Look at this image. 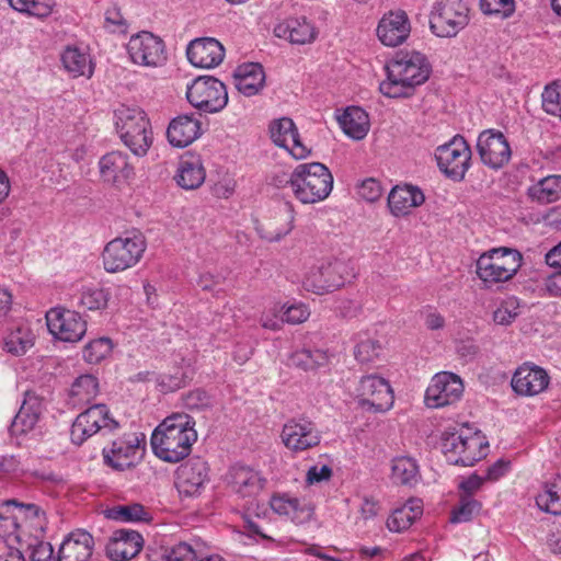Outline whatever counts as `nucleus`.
I'll return each mask as SVG.
<instances>
[{
  "label": "nucleus",
  "mask_w": 561,
  "mask_h": 561,
  "mask_svg": "<svg viewBox=\"0 0 561 561\" xmlns=\"http://www.w3.org/2000/svg\"><path fill=\"white\" fill-rule=\"evenodd\" d=\"M195 421L185 413L165 417L151 435L154 455L165 462L175 463L186 458L197 439Z\"/></svg>",
  "instance_id": "obj_1"
},
{
  "label": "nucleus",
  "mask_w": 561,
  "mask_h": 561,
  "mask_svg": "<svg viewBox=\"0 0 561 561\" xmlns=\"http://www.w3.org/2000/svg\"><path fill=\"white\" fill-rule=\"evenodd\" d=\"M388 78L379 85L389 98H408L416 85L423 84L431 75V65L419 51H399L387 66Z\"/></svg>",
  "instance_id": "obj_2"
},
{
  "label": "nucleus",
  "mask_w": 561,
  "mask_h": 561,
  "mask_svg": "<svg viewBox=\"0 0 561 561\" xmlns=\"http://www.w3.org/2000/svg\"><path fill=\"white\" fill-rule=\"evenodd\" d=\"M114 118L124 145L135 156H146L152 145V129L147 114L137 106L122 104L114 111Z\"/></svg>",
  "instance_id": "obj_3"
},
{
  "label": "nucleus",
  "mask_w": 561,
  "mask_h": 561,
  "mask_svg": "<svg viewBox=\"0 0 561 561\" xmlns=\"http://www.w3.org/2000/svg\"><path fill=\"white\" fill-rule=\"evenodd\" d=\"M522 264L523 255L518 250L494 248L482 253L477 260V275L486 286H492L512 279Z\"/></svg>",
  "instance_id": "obj_4"
},
{
  "label": "nucleus",
  "mask_w": 561,
  "mask_h": 561,
  "mask_svg": "<svg viewBox=\"0 0 561 561\" xmlns=\"http://www.w3.org/2000/svg\"><path fill=\"white\" fill-rule=\"evenodd\" d=\"M333 187L330 170L320 162L304 163L296 167L294 195L304 204H313L325 199Z\"/></svg>",
  "instance_id": "obj_5"
},
{
  "label": "nucleus",
  "mask_w": 561,
  "mask_h": 561,
  "mask_svg": "<svg viewBox=\"0 0 561 561\" xmlns=\"http://www.w3.org/2000/svg\"><path fill=\"white\" fill-rule=\"evenodd\" d=\"M146 248V238L138 230L113 239L102 254L105 271L117 273L133 267L140 261Z\"/></svg>",
  "instance_id": "obj_6"
},
{
  "label": "nucleus",
  "mask_w": 561,
  "mask_h": 561,
  "mask_svg": "<svg viewBox=\"0 0 561 561\" xmlns=\"http://www.w3.org/2000/svg\"><path fill=\"white\" fill-rule=\"evenodd\" d=\"M469 23V9L462 0H439L430 15V27L438 37H455Z\"/></svg>",
  "instance_id": "obj_7"
},
{
  "label": "nucleus",
  "mask_w": 561,
  "mask_h": 561,
  "mask_svg": "<svg viewBox=\"0 0 561 561\" xmlns=\"http://www.w3.org/2000/svg\"><path fill=\"white\" fill-rule=\"evenodd\" d=\"M351 276L347 264L342 260H329L312 266L306 274L302 285L317 295L333 291L344 285Z\"/></svg>",
  "instance_id": "obj_8"
},
{
  "label": "nucleus",
  "mask_w": 561,
  "mask_h": 561,
  "mask_svg": "<svg viewBox=\"0 0 561 561\" xmlns=\"http://www.w3.org/2000/svg\"><path fill=\"white\" fill-rule=\"evenodd\" d=\"M187 101L205 113L220 112L228 103L226 85L214 77H199L186 91Z\"/></svg>",
  "instance_id": "obj_9"
},
{
  "label": "nucleus",
  "mask_w": 561,
  "mask_h": 561,
  "mask_svg": "<svg viewBox=\"0 0 561 561\" xmlns=\"http://www.w3.org/2000/svg\"><path fill=\"white\" fill-rule=\"evenodd\" d=\"M118 427V422L110 416L105 404H94L80 413L72 423L70 437L76 445H81L92 435L111 433Z\"/></svg>",
  "instance_id": "obj_10"
},
{
  "label": "nucleus",
  "mask_w": 561,
  "mask_h": 561,
  "mask_svg": "<svg viewBox=\"0 0 561 561\" xmlns=\"http://www.w3.org/2000/svg\"><path fill=\"white\" fill-rule=\"evenodd\" d=\"M482 439L478 434L467 436L460 432H445L442 450L454 465L473 466L483 457Z\"/></svg>",
  "instance_id": "obj_11"
},
{
  "label": "nucleus",
  "mask_w": 561,
  "mask_h": 561,
  "mask_svg": "<svg viewBox=\"0 0 561 561\" xmlns=\"http://www.w3.org/2000/svg\"><path fill=\"white\" fill-rule=\"evenodd\" d=\"M435 157L442 172L460 181L469 168L471 150L463 137L455 136L448 144L436 149Z\"/></svg>",
  "instance_id": "obj_12"
},
{
  "label": "nucleus",
  "mask_w": 561,
  "mask_h": 561,
  "mask_svg": "<svg viewBox=\"0 0 561 561\" xmlns=\"http://www.w3.org/2000/svg\"><path fill=\"white\" fill-rule=\"evenodd\" d=\"M359 407L368 412L382 413L391 409L394 401L389 382L376 375L364 376L357 388Z\"/></svg>",
  "instance_id": "obj_13"
},
{
  "label": "nucleus",
  "mask_w": 561,
  "mask_h": 561,
  "mask_svg": "<svg viewBox=\"0 0 561 561\" xmlns=\"http://www.w3.org/2000/svg\"><path fill=\"white\" fill-rule=\"evenodd\" d=\"M46 323L49 332L64 342H79L87 332V322L82 317L61 307L51 308L46 312Z\"/></svg>",
  "instance_id": "obj_14"
},
{
  "label": "nucleus",
  "mask_w": 561,
  "mask_h": 561,
  "mask_svg": "<svg viewBox=\"0 0 561 561\" xmlns=\"http://www.w3.org/2000/svg\"><path fill=\"white\" fill-rule=\"evenodd\" d=\"M477 150L482 163L494 170L506 165L512 157L506 137L495 129H486L479 135Z\"/></svg>",
  "instance_id": "obj_15"
},
{
  "label": "nucleus",
  "mask_w": 561,
  "mask_h": 561,
  "mask_svg": "<svg viewBox=\"0 0 561 561\" xmlns=\"http://www.w3.org/2000/svg\"><path fill=\"white\" fill-rule=\"evenodd\" d=\"M280 437L284 445L295 453L313 448L321 442L316 424L307 419H291L286 422Z\"/></svg>",
  "instance_id": "obj_16"
},
{
  "label": "nucleus",
  "mask_w": 561,
  "mask_h": 561,
  "mask_svg": "<svg viewBox=\"0 0 561 561\" xmlns=\"http://www.w3.org/2000/svg\"><path fill=\"white\" fill-rule=\"evenodd\" d=\"M127 50L131 60L138 65L157 67L165 60L163 41L149 32L131 36Z\"/></svg>",
  "instance_id": "obj_17"
},
{
  "label": "nucleus",
  "mask_w": 561,
  "mask_h": 561,
  "mask_svg": "<svg viewBox=\"0 0 561 561\" xmlns=\"http://www.w3.org/2000/svg\"><path fill=\"white\" fill-rule=\"evenodd\" d=\"M461 379L453 373L437 374L425 392V402L430 408H440L456 402L462 394Z\"/></svg>",
  "instance_id": "obj_18"
},
{
  "label": "nucleus",
  "mask_w": 561,
  "mask_h": 561,
  "mask_svg": "<svg viewBox=\"0 0 561 561\" xmlns=\"http://www.w3.org/2000/svg\"><path fill=\"white\" fill-rule=\"evenodd\" d=\"M190 62L199 68H214L225 58V48L219 41L213 37L193 39L186 49Z\"/></svg>",
  "instance_id": "obj_19"
},
{
  "label": "nucleus",
  "mask_w": 561,
  "mask_h": 561,
  "mask_svg": "<svg viewBox=\"0 0 561 561\" xmlns=\"http://www.w3.org/2000/svg\"><path fill=\"white\" fill-rule=\"evenodd\" d=\"M411 32L408 14L402 11H391L385 14L377 26V36L380 42L390 47L405 42Z\"/></svg>",
  "instance_id": "obj_20"
},
{
  "label": "nucleus",
  "mask_w": 561,
  "mask_h": 561,
  "mask_svg": "<svg viewBox=\"0 0 561 561\" xmlns=\"http://www.w3.org/2000/svg\"><path fill=\"white\" fill-rule=\"evenodd\" d=\"M94 551L93 536L83 529L69 533L58 549L57 561H90Z\"/></svg>",
  "instance_id": "obj_21"
},
{
  "label": "nucleus",
  "mask_w": 561,
  "mask_h": 561,
  "mask_svg": "<svg viewBox=\"0 0 561 561\" xmlns=\"http://www.w3.org/2000/svg\"><path fill=\"white\" fill-rule=\"evenodd\" d=\"M547 371L536 365L524 364L518 367L512 378V388L522 396H536L549 385Z\"/></svg>",
  "instance_id": "obj_22"
},
{
  "label": "nucleus",
  "mask_w": 561,
  "mask_h": 561,
  "mask_svg": "<svg viewBox=\"0 0 561 561\" xmlns=\"http://www.w3.org/2000/svg\"><path fill=\"white\" fill-rule=\"evenodd\" d=\"M244 533L252 538L274 541L276 528L267 507L252 503L242 515Z\"/></svg>",
  "instance_id": "obj_23"
},
{
  "label": "nucleus",
  "mask_w": 561,
  "mask_h": 561,
  "mask_svg": "<svg viewBox=\"0 0 561 561\" xmlns=\"http://www.w3.org/2000/svg\"><path fill=\"white\" fill-rule=\"evenodd\" d=\"M144 539L135 530L118 529L113 533L106 545V556L113 561H127L135 558L141 550Z\"/></svg>",
  "instance_id": "obj_24"
},
{
  "label": "nucleus",
  "mask_w": 561,
  "mask_h": 561,
  "mask_svg": "<svg viewBox=\"0 0 561 561\" xmlns=\"http://www.w3.org/2000/svg\"><path fill=\"white\" fill-rule=\"evenodd\" d=\"M271 138L276 146L288 150L295 159H304L310 152L301 144L291 118L283 117L274 121L271 125Z\"/></svg>",
  "instance_id": "obj_25"
},
{
  "label": "nucleus",
  "mask_w": 561,
  "mask_h": 561,
  "mask_svg": "<svg viewBox=\"0 0 561 561\" xmlns=\"http://www.w3.org/2000/svg\"><path fill=\"white\" fill-rule=\"evenodd\" d=\"M176 476L180 491L194 495L208 480V465L201 457H193L178 468Z\"/></svg>",
  "instance_id": "obj_26"
},
{
  "label": "nucleus",
  "mask_w": 561,
  "mask_h": 561,
  "mask_svg": "<svg viewBox=\"0 0 561 561\" xmlns=\"http://www.w3.org/2000/svg\"><path fill=\"white\" fill-rule=\"evenodd\" d=\"M43 410V399L33 391H26L22 405L10 425L11 434L22 435L32 431Z\"/></svg>",
  "instance_id": "obj_27"
},
{
  "label": "nucleus",
  "mask_w": 561,
  "mask_h": 561,
  "mask_svg": "<svg viewBox=\"0 0 561 561\" xmlns=\"http://www.w3.org/2000/svg\"><path fill=\"white\" fill-rule=\"evenodd\" d=\"M201 122L194 114H182L173 118L167 129V137L173 147L184 148L201 136Z\"/></svg>",
  "instance_id": "obj_28"
},
{
  "label": "nucleus",
  "mask_w": 561,
  "mask_h": 561,
  "mask_svg": "<svg viewBox=\"0 0 561 561\" xmlns=\"http://www.w3.org/2000/svg\"><path fill=\"white\" fill-rule=\"evenodd\" d=\"M274 34L291 44L305 45L312 43L318 32L306 18H291L278 23L274 27Z\"/></svg>",
  "instance_id": "obj_29"
},
{
  "label": "nucleus",
  "mask_w": 561,
  "mask_h": 561,
  "mask_svg": "<svg viewBox=\"0 0 561 561\" xmlns=\"http://www.w3.org/2000/svg\"><path fill=\"white\" fill-rule=\"evenodd\" d=\"M233 80L240 93L245 96H253L263 89L265 73L260 64H243L236 69Z\"/></svg>",
  "instance_id": "obj_30"
},
{
  "label": "nucleus",
  "mask_w": 561,
  "mask_h": 561,
  "mask_svg": "<svg viewBox=\"0 0 561 561\" xmlns=\"http://www.w3.org/2000/svg\"><path fill=\"white\" fill-rule=\"evenodd\" d=\"M425 201L421 190L412 185L396 186L388 195V206L392 215L400 217L410 213Z\"/></svg>",
  "instance_id": "obj_31"
},
{
  "label": "nucleus",
  "mask_w": 561,
  "mask_h": 561,
  "mask_svg": "<svg viewBox=\"0 0 561 561\" xmlns=\"http://www.w3.org/2000/svg\"><path fill=\"white\" fill-rule=\"evenodd\" d=\"M99 165L102 179L108 183L125 181L133 175L134 171L128 162V157L121 151H112L104 154Z\"/></svg>",
  "instance_id": "obj_32"
},
{
  "label": "nucleus",
  "mask_w": 561,
  "mask_h": 561,
  "mask_svg": "<svg viewBox=\"0 0 561 561\" xmlns=\"http://www.w3.org/2000/svg\"><path fill=\"white\" fill-rule=\"evenodd\" d=\"M265 479L261 473L250 467L234 466L230 470V484L233 491L241 496L257 494L264 486Z\"/></svg>",
  "instance_id": "obj_33"
},
{
  "label": "nucleus",
  "mask_w": 561,
  "mask_h": 561,
  "mask_svg": "<svg viewBox=\"0 0 561 561\" xmlns=\"http://www.w3.org/2000/svg\"><path fill=\"white\" fill-rule=\"evenodd\" d=\"M205 176V169L199 158L190 157L180 161L174 179L182 188L195 190L204 183Z\"/></svg>",
  "instance_id": "obj_34"
},
{
  "label": "nucleus",
  "mask_w": 561,
  "mask_h": 561,
  "mask_svg": "<svg viewBox=\"0 0 561 561\" xmlns=\"http://www.w3.org/2000/svg\"><path fill=\"white\" fill-rule=\"evenodd\" d=\"M339 124L343 131L353 139H363L369 130L367 113L360 107H347L344 113L337 116Z\"/></svg>",
  "instance_id": "obj_35"
},
{
  "label": "nucleus",
  "mask_w": 561,
  "mask_h": 561,
  "mask_svg": "<svg viewBox=\"0 0 561 561\" xmlns=\"http://www.w3.org/2000/svg\"><path fill=\"white\" fill-rule=\"evenodd\" d=\"M138 446L124 440H114L111 448L103 449L104 459L112 468L124 471L135 466Z\"/></svg>",
  "instance_id": "obj_36"
},
{
  "label": "nucleus",
  "mask_w": 561,
  "mask_h": 561,
  "mask_svg": "<svg viewBox=\"0 0 561 561\" xmlns=\"http://www.w3.org/2000/svg\"><path fill=\"white\" fill-rule=\"evenodd\" d=\"M194 375L195 371L191 365L182 360L180 365L172 366L168 371L160 374L157 383L162 392H173L192 381Z\"/></svg>",
  "instance_id": "obj_37"
},
{
  "label": "nucleus",
  "mask_w": 561,
  "mask_h": 561,
  "mask_svg": "<svg viewBox=\"0 0 561 561\" xmlns=\"http://www.w3.org/2000/svg\"><path fill=\"white\" fill-rule=\"evenodd\" d=\"M531 201L541 205L550 204L561 197V175H549L528 188Z\"/></svg>",
  "instance_id": "obj_38"
},
{
  "label": "nucleus",
  "mask_w": 561,
  "mask_h": 561,
  "mask_svg": "<svg viewBox=\"0 0 561 561\" xmlns=\"http://www.w3.org/2000/svg\"><path fill=\"white\" fill-rule=\"evenodd\" d=\"M99 393V381L93 375H81L71 385L69 404L79 407L90 403Z\"/></svg>",
  "instance_id": "obj_39"
},
{
  "label": "nucleus",
  "mask_w": 561,
  "mask_h": 561,
  "mask_svg": "<svg viewBox=\"0 0 561 561\" xmlns=\"http://www.w3.org/2000/svg\"><path fill=\"white\" fill-rule=\"evenodd\" d=\"M420 479V470L416 460L400 456L392 459L391 480L396 484L412 486Z\"/></svg>",
  "instance_id": "obj_40"
},
{
  "label": "nucleus",
  "mask_w": 561,
  "mask_h": 561,
  "mask_svg": "<svg viewBox=\"0 0 561 561\" xmlns=\"http://www.w3.org/2000/svg\"><path fill=\"white\" fill-rule=\"evenodd\" d=\"M270 506L274 513L288 516L295 523H301L310 517V512L301 507L297 499L286 494L272 496Z\"/></svg>",
  "instance_id": "obj_41"
},
{
  "label": "nucleus",
  "mask_w": 561,
  "mask_h": 561,
  "mask_svg": "<svg viewBox=\"0 0 561 561\" xmlns=\"http://www.w3.org/2000/svg\"><path fill=\"white\" fill-rule=\"evenodd\" d=\"M538 507L552 515H561V476L546 483L543 492L536 497Z\"/></svg>",
  "instance_id": "obj_42"
},
{
  "label": "nucleus",
  "mask_w": 561,
  "mask_h": 561,
  "mask_svg": "<svg viewBox=\"0 0 561 561\" xmlns=\"http://www.w3.org/2000/svg\"><path fill=\"white\" fill-rule=\"evenodd\" d=\"M421 515V505L414 502H410L392 512L387 520V527L390 531L400 533L408 529Z\"/></svg>",
  "instance_id": "obj_43"
},
{
  "label": "nucleus",
  "mask_w": 561,
  "mask_h": 561,
  "mask_svg": "<svg viewBox=\"0 0 561 561\" xmlns=\"http://www.w3.org/2000/svg\"><path fill=\"white\" fill-rule=\"evenodd\" d=\"M61 61L65 69L73 77H90L93 73L89 56L81 53L78 48L68 47L61 55Z\"/></svg>",
  "instance_id": "obj_44"
},
{
  "label": "nucleus",
  "mask_w": 561,
  "mask_h": 561,
  "mask_svg": "<svg viewBox=\"0 0 561 561\" xmlns=\"http://www.w3.org/2000/svg\"><path fill=\"white\" fill-rule=\"evenodd\" d=\"M328 363V355L324 351L316 348H301L295 351L289 356V364L294 367L307 370H313L318 367L324 366Z\"/></svg>",
  "instance_id": "obj_45"
},
{
  "label": "nucleus",
  "mask_w": 561,
  "mask_h": 561,
  "mask_svg": "<svg viewBox=\"0 0 561 561\" xmlns=\"http://www.w3.org/2000/svg\"><path fill=\"white\" fill-rule=\"evenodd\" d=\"M104 515L108 519L118 522H149L150 513L139 503L127 505H116L104 511Z\"/></svg>",
  "instance_id": "obj_46"
},
{
  "label": "nucleus",
  "mask_w": 561,
  "mask_h": 561,
  "mask_svg": "<svg viewBox=\"0 0 561 561\" xmlns=\"http://www.w3.org/2000/svg\"><path fill=\"white\" fill-rule=\"evenodd\" d=\"M9 3L14 10L39 19L48 16L55 7V0H9Z\"/></svg>",
  "instance_id": "obj_47"
},
{
  "label": "nucleus",
  "mask_w": 561,
  "mask_h": 561,
  "mask_svg": "<svg viewBox=\"0 0 561 561\" xmlns=\"http://www.w3.org/2000/svg\"><path fill=\"white\" fill-rule=\"evenodd\" d=\"M31 346H33V334L26 328H18L4 339L5 350L13 355H23Z\"/></svg>",
  "instance_id": "obj_48"
},
{
  "label": "nucleus",
  "mask_w": 561,
  "mask_h": 561,
  "mask_svg": "<svg viewBox=\"0 0 561 561\" xmlns=\"http://www.w3.org/2000/svg\"><path fill=\"white\" fill-rule=\"evenodd\" d=\"M113 350V342L110 337H99L90 341L82 351L83 359L89 364H98L106 358Z\"/></svg>",
  "instance_id": "obj_49"
},
{
  "label": "nucleus",
  "mask_w": 561,
  "mask_h": 561,
  "mask_svg": "<svg viewBox=\"0 0 561 561\" xmlns=\"http://www.w3.org/2000/svg\"><path fill=\"white\" fill-rule=\"evenodd\" d=\"M481 511V503L469 494H460L459 504L454 507L451 523H467Z\"/></svg>",
  "instance_id": "obj_50"
},
{
  "label": "nucleus",
  "mask_w": 561,
  "mask_h": 561,
  "mask_svg": "<svg viewBox=\"0 0 561 561\" xmlns=\"http://www.w3.org/2000/svg\"><path fill=\"white\" fill-rule=\"evenodd\" d=\"M110 294L99 287H88L81 293L80 305L91 311L106 308Z\"/></svg>",
  "instance_id": "obj_51"
},
{
  "label": "nucleus",
  "mask_w": 561,
  "mask_h": 561,
  "mask_svg": "<svg viewBox=\"0 0 561 561\" xmlns=\"http://www.w3.org/2000/svg\"><path fill=\"white\" fill-rule=\"evenodd\" d=\"M519 314V302L515 297L503 300L493 312V320L496 324L508 325Z\"/></svg>",
  "instance_id": "obj_52"
},
{
  "label": "nucleus",
  "mask_w": 561,
  "mask_h": 561,
  "mask_svg": "<svg viewBox=\"0 0 561 561\" xmlns=\"http://www.w3.org/2000/svg\"><path fill=\"white\" fill-rule=\"evenodd\" d=\"M541 96L545 112L561 119V83L547 85Z\"/></svg>",
  "instance_id": "obj_53"
},
{
  "label": "nucleus",
  "mask_w": 561,
  "mask_h": 561,
  "mask_svg": "<svg viewBox=\"0 0 561 561\" xmlns=\"http://www.w3.org/2000/svg\"><path fill=\"white\" fill-rule=\"evenodd\" d=\"M480 9L486 15L508 19L515 12L514 0H480Z\"/></svg>",
  "instance_id": "obj_54"
},
{
  "label": "nucleus",
  "mask_w": 561,
  "mask_h": 561,
  "mask_svg": "<svg viewBox=\"0 0 561 561\" xmlns=\"http://www.w3.org/2000/svg\"><path fill=\"white\" fill-rule=\"evenodd\" d=\"M381 345L379 341L367 339L359 341L355 347V358L360 363H370L379 357Z\"/></svg>",
  "instance_id": "obj_55"
},
{
  "label": "nucleus",
  "mask_w": 561,
  "mask_h": 561,
  "mask_svg": "<svg viewBox=\"0 0 561 561\" xmlns=\"http://www.w3.org/2000/svg\"><path fill=\"white\" fill-rule=\"evenodd\" d=\"M184 405L188 410H205L213 407L211 397L203 389H195L185 394Z\"/></svg>",
  "instance_id": "obj_56"
},
{
  "label": "nucleus",
  "mask_w": 561,
  "mask_h": 561,
  "mask_svg": "<svg viewBox=\"0 0 561 561\" xmlns=\"http://www.w3.org/2000/svg\"><path fill=\"white\" fill-rule=\"evenodd\" d=\"M296 176V169L293 172L282 167H276L268 175L267 182L274 187L280 188L290 186L294 191V181Z\"/></svg>",
  "instance_id": "obj_57"
},
{
  "label": "nucleus",
  "mask_w": 561,
  "mask_h": 561,
  "mask_svg": "<svg viewBox=\"0 0 561 561\" xmlns=\"http://www.w3.org/2000/svg\"><path fill=\"white\" fill-rule=\"evenodd\" d=\"M19 517H24L35 522V525L39 528L44 527L45 524V513L44 511L36 504L30 503L25 504L20 502L18 505Z\"/></svg>",
  "instance_id": "obj_58"
},
{
  "label": "nucleus",
  "mask_w": 561,
  "mask_h": 561,
  "mask_svg": "<svg viewBox=\"0 0 561 561\" xmlns=\"http://www.w3.org/2000/svg\"><path fill=\"white\" fill-rule=\"evenodd\" d=\"M381 186L375 179H367L358 187V195L367 202H376L381 196Z\"/></svg>",
  "instance_id": "obj_59"
},
{
  "label": "nucleus",
  "mask_w": 561,
  "mask_h": 561,
  "mask_svg": "<svg viewBox=\"0 0 561 561\" xmlns=\"http://www.w3.org/2000/svg\"><path fill=\"white\" fill-rule=\"evenodd\" d=\"M310 312L305 305H293L289 306L284 312L282 317V321L298 324L306 321L309 317Z\"/></svg>",
  "instance_id": "obj_60"
},
{
  "label": "nucleus",
  "mask_w": 561,
  "mask_h": 561,
  "mask_svg": "<svg viewBox=\"0 0 561 561\" xmlns=\"http://www.w3.org/2000/svg\"><path fill=\"white\" fill-rule=\"evenodd\" d=\"M168 561H192L195 559L193 548L186 542H180L168 553Z\"/></svg>",
  "instance_id": "obj_61"
},
{
  "label": "nucleus",
  "mask_w": 561,
  "mask_h": 561,
  "mask_svg": "<svg viewBox=\"0 0 561 561\" xmlns=\"http://www.w3.org/2000/svg\"><path fill=\"white\" fill-rule=\"evenodd\" d=\"M226 280V275L222 273L211 274L204 273L198 278V286L203 290H216L219 286H221Z\"/></svg>",
  "instance_id": "obj_62"
},
{
  "label": "nucleus",
  "mask_w": 561,
  "mask_h": 561,
  "mask_svg": "<svg viewBox=\"0 0 561 561\" xmlns=\"http://www.w3.org/2000/svg\"><path fill=\"white\" fill-rule=\"evenodd\" d=\"M53 547L49 542H37L31 547V561H53Z\"/></svg>",
  "instance_id": "obj_63"
},
{
  "label": "nucleus",
  "mask_w": 561,
  "mask_h": 561,
  "mask_svg": "<svg viewBox=\"0 0 561 561\" xmlns=\"http://www.w3.org/2000/svg\"><path fill=\"white\" fill-rule=\"evenodd\" d=\"M332 476V469L323 465L322 467L312 466L307 471L306 480L309 484L319 483L322 481H328Z\"/></svg>",
  "instance_id": "obj_64"
}]
</instances>
